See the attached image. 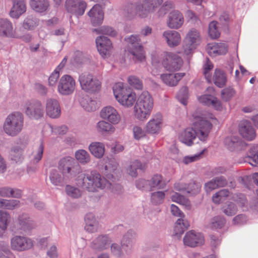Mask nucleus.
Listing matches in <instances>:
<instances>
[{
  "label": "nucleus",
  "instance_id": "a878e982",
  "mask_svg": "<svg viewBox=\"0 0 258 258\" xmlns=\"http://www.w3.org/2000/svg\"><path fill=\"white\" fill-rule=\"evenodd\" d=\"M199 101L208 106H212L217 110H221L222 106L221 101L216 97L209 94H205L198 98Z\"/></svg>",
  "mask_w": 258,
  "mask_h": 258
},
{
  "label": "nucleus",
  "instance_id": "2eb2a0df",
  "mask_svg": "<svg viewBox=\"0 0 258 258\" xmlns=\"http://www.w3.org/2000/svg\"><path fill=\"white\" fill-rule=\"evenodd\" d=\"M65 7L68 12L79 17L84 14L87 4L83 0H66Z\"/></svg>",
  "mask_w": 258,
  "mask_h": 258
},
{
  "label": "nucleus",
  "instance_id": "e2e57ef3",
  "mask_svg": "<svg viewBox=\"0 0 258 258\" xmlns=\"http://www.w3.org/2000/svg\"><path fill=\"white\" fill-rule=\"evenodd\" d=\"M177 98L179 101L183 104H187V99L188 98V89L186 87H182L179 91L177 94Z\"/></svg>",
  "mask_w": 258,
  "mask_h": 258
},
{
  "label": "nucleus",
  "instance_id": "2f4dec72",
  "mask_svg": "<svg viewBox=\"0 0 258 258\" xmlns=\"http://www.w3.org/2000/svg\"><path fill=\"white\" fill-rule=\"evenodd\" d=\"M149 181V189L150 191L155 189H163L166 185L163 176L158 174L153 175Z\"/></svg>",
  "mask_w": 258,
  "mask_h": 258
},
{
  "label": "nucleus",
  "instance_id": "bf43d9fd",
  "mask_svg": "<svg viewBox=\"0 0 258 258\" xmlns=\"http://www.w3.org/2000/svg\"><path fill=\"white\" fill-rule=\"evenodd\" d=\"M133 136L136 140H139L144 138L146 136V130H144L142 127L135 125L133 127Z\"/></svg>",
  "mask_w": 258,
  "mask_h": 258
},
{
  "label": "nucleus",
  "instance_id": "0e129e2a",
  "mask_svg": "<svg viewBox=\"0 0 258 258\" xmlns=\"http://www.w3.org/2000/svg\"><path fill=\"white\" fill-rule=\"evenodd\" d=\"M59 72L57 69H55L48 78V85L51 87H55L59 78Z\"/></svg>",
  "mask_w": 258,
  "mask_h": 258
},
{
  "label": "nucleus",
  "instance_id": "4468645a",
  "mask_svg": "<svg viewBox=\"0 0 258 258\" xmlns=\"http://www.w3.org/2000/svg\"><path fill=\"white\" fill-rule=\"evenodd\" d=\"M185 40L187 44L184 46V52L188 55L201 40L200 32L195 28L191 29L187 33Z\"/></svg>",
  "mask_w": 258,
  "mask_h": 258
},
{
  "label": "nucleus",
  "instance_id": "9d476101",
  "mask_svg": "<svg viewBox=\"0 0 258 258\" xmlns=\"http://www.w3.org/2000/svg\"><path fill=\"white\" fill-rule=\"evenodd\" d=\"M76 88L75 79L70 75H64L61 77L57 85L58 92L63 96L72 94Z\"/></svg>",
  "mask_w": 258,
  "mask_h": 258
},
{
  "label": "nucleus",
  "instance_id": "b1692460",
  "mask_svg": "<svg viewBox=\"0 0 258 258\" xmlns=\"http://www.w3.org/2000/svg\"><path fill=\"white\" fill-rule=\"evenodd\" d=\"M163 38L170 47H175L181 42V36L179 32L174 30H166L163 33Z\"/></svg>",
  "mask_w": 258,
  "mask_h": 258
},
{
  "label": "nucleus",
  "instance_id": "dca6fc26",
  "mask_svg": "<svg viewBox=\"0 0 258 258\" xmlns=\"http://www.w3.org/2000/svg\"><path fill=\"white\" fill-rule=\"evenodd\" d=\"M25 113L30 117L36 119L43 115V109L41 102L38 100L28 101L25 106Z\"/></svg>",
  "mask_w": 258,
  "mask_h": 258
},
{
  "label": "nucleus",
  "instance_id": "ea45409f",
  "mask_svg": "<svg viewBox=\"0 0 258 258\" xmlns=\"http://www.w3.org/2000/svg\"><path fill=\"white\" fill-rule=\"evenodd\" d=\"M89 148L92 154L96 158H100L104 154L105 147L101 143H92L90 145Z\"/></svg>",
  "mask_w": 258,
  "mask_h": 258
},
{
  "label": "nucleus",
  "instance_id": "3c124183",
  "mask_svg": "<svg viewBox=\"0 0 258 258\" xmlns=\"http://www.w3.org/2000/svg\"><path fill=\"white\" fill-rule=\"evenodd\" d=\"M163 0H145V7H146L150 13L155 11L163 3Z\"/></svg>",
  "mask_w": 258,
  "mask_h": 258
},
{
  "label": "nucleus",
  "instance_id": "7c9ffc66",
  "mask_svg": "<svg viewBox=\"0 0 258 258\" xmlns=\"http://www.w3.org/2000/svg\"><path fill=\"white\" fill-rule=\"evenodd\" d=\"M13 6L10 12V15L13 18H18L26 10L24 0H12Z\"/></svg>",
  "mask_w": 258,
  "mask_h": 258
},
{
  "label": "nucleus",
  "instance_id": "f03ea898",
  "mask_svg": "<svg viewBox=\"0 0 258 258\" xmlns=\"http://www.w3.org/2000/svg\"><path fill=\"white\" fill-rule=\"evenodd\" d=\"M77 183L90 192H95L102 189H110L112 192L118 194L122 189L119 184L113 186L105 178L94 171L80 173L77 177Z\"/></svg>",
  "mask_w": 258,
  "mask_h": 258
},
{
  "label": "nucleus",
  "instance_id": "58836bf2",
  "mask_svg": "<svg viewBox=\"0 0 258 258\" xmlns=\"http://www.w3.org/2000/svg\"><path fill=\"white\" fill-rule=\"evenodd\" d=\"M189 227V223L187 220L183 218H179L175 224L174 228V235L177 236H180Z\"/></svg>",
  "mask_w": 258,
  "mask_h": 258
},
{
  "label": "nucleus",
  "instance_id": "f3484780",
  "mask_svg": "<svg viewBox=\"0 0 258 258\" xmlns=\"http://www.w3.org/2000/svg\"><path fill=\"white\" fill-rule=\"evenodd\" d=\"M100 117L111 124H117L121 120V117L117 110L112 106L103 107L100 111Z\"/></svg>",
  "mask_w": 258,
  "mask_h": 258
},
{
  "label": "nucleus",
  "instance_id": "79ce46f5",
  "mask_svg": "<svg viewBox=\"0 0 258 258\" xmlns=\"http://www.w3.org/2000/svg\"><path fill=\"white\" fill-rule=\"evenodd\" d=\"M39 24V20L33 15L28 16L24 20L23 27L28 30H31L36 27Z\"/></svg>",
  "mask_w": 258,
  "mask_h": 258
},
{
  "label": "nucleus",
  "instance_id": "37998d69",
  "mask_svg": "<svg viewBox=\"0 0 258 258\" xmlns=\"http://www.w3.org/2000/svg\"><path fill=\"white\" fill-rule=\"evenodd\" d=\"M214 84L219 87H223L226 83V77L225 74L221 70L216 69L213 77Z\"/></svg>",
  "mask_w": 258,
  "mask_h": 258
},
{
  "label": "nucleus",
  "instance_id": "6ab92c4d",
  "mask_svg": "<svg viewBox=\"0 0 258 258\" xmlns=\"http://www.w3.org/2000/svg\"><path fill=\"white\" fill-rule=\"evenodd\" d=\"M98 51L103 57L109 55L112 49V43L110 39L104 36H99L96 39Z\"/></svg>",
  "mask_w": 258,
  "mask_h": 258
},
{
  "label": "nucleus",
  "instance_id": "69168bd1",
  "mask_svg": "<svg viewBox=\"0 0 258 258\" xmlns=\"http://www.w3.org/2000/svg\"><path fill=\"white\" fill-rule=\"evenodd\" d=\"M235 94V91L231 88H227L223 89L221 92L222 99L227 101L231 99Z\"/></svg>",
  "mask_w": 258,
  "mask_h": 258
},
{
  "label": "nucleus",
  "instance_id": "c85d7f7f",
  "mask_svg": "<svg viewBox=\"0 0 258 258\" xmlns=\"http://www.w3.org/2000/svg\"><path fill=\"white\" fill-rule=\"evenodd\" d=\"M184 73L164 74L160 76L162 82L169 86H175L178 82L184 76Z\"/></svg>",
  "mask_w": 258,
  "mask_h": 258
},
{
  "label": "nucleus",
  "instance_id": "603ef678",
  "mask_svg": "<svg viewBox=\"0 0 258 258\" xmlns=\"http://www.w3.org/2000/svg\"><path fill=\"white\" fill-rule=\"evenodd\" d=\"M93 32H95L98 34L107 35L110 36H114L116 34V32L112 27L107 26H103L100 28L93 29Z\"/></svg>",
  "mask_w": 258,
  "mask_h": 258
},
{
  "label": "nucleus",
  "instance_id": "c03bdc74",
  "mask_svg": "<svg viewBox=\"0 0 258 258\" xmlns=\"http://www.w3.org/2000/svg\"><path fill=\"white\" fill-rule=\"evenodd\" d=\"M226 223L225 218L217 216L213 217L209 224V227L212 229H221Z\"/></svg>",
  "mask_w": 258,
  "mask_h": 258
},
{
  "label": "nucleus",
  "instance_id": "f257e3e1",
  "mask_svg": "<svg viewBox=\"0 0 258 258\" xmlns=\"http://www.w3.org/2000/svg\"><path fill=\"white\" fill-rule=\"evenodd\" d=\"M192 116L193 127L186 128L179 136V141L189 146L193 144L197 136L201 141H206L212 127V123L202 114L196 113Z\"/></svg>",
  "mask_w": 258,
  "mask_h": 258
},
{
  "label": "nucleus",
  "instance_id": "4be33fe9",
  "mask_svg": "<svg viewBox=\"0 0 258 258\" xmlns=\"http://www.w3.org/2000/svg\"><path fill=\"white\" fill-rule=\"evenodd\" d=\"M46 112L51 118L58 117L61 114V109L58 101L54 99H48L46 103Z\"/></svg>",
  "mask_w": 258,
  "mask_h": 258
},
{
  "label": "nucleus",
  "instance_id": "49530a36",
  "mask_svg": "<svg viewBox=\"0 0 258 258\" xmlns=\"http://www.w3.org/2000/svg\"><path fill=\"white\" fill-rule=\"evenodd\" d=\"M248 157L251 165L256 166L258 164V145H253L250 148Z\"/></svg>",
  "mask_w": 258,
  "mask_h": 258
},
{
  "label": "nucleus",
  "instance_id": "052dcab7",
  "mask_svg": "<svg viewBox=\"0 0 258 258\" xmlns=\"http://www.w3.org/2000/svg\"><path fill=\"white\" fill-rule=\"evenodd\" d=\"M164 198L165 193L163 191H156L151 194V201L155 205L162 203L163 202Z\"/></svg>",
  "mask_w": 258,
  "mask_h": 258
},
{
  "label": "nucleus",
  "instance_id": "e433bc0d",
  "mask_svg": "<svg viewBox=\"0 0 258 258\" xmlns=\"http://www.w3.org/2000/svg\"><path fill=\"white\" fill-rule=\"evenodd\" d=\"M13 25L7 19H0V35L11 36L13 35Z\"/></svg>",
  "mask_w": 258,
  "mask_h": 258
},
{
  "label": "nucleus",
  "instance_id": "13d9d810",
  "mask_svg": "<svg viewBox=\"0 0 258 258\" xmlns=\"http://www.w3.org/2000/svg\"><path fill=\"white\" fill-rule=\"evenodd\" d=\"M10 219V216L7 212L0 211V228L3 231L7 229Z\"/></svg>",
  "mask_w": 258,
  "mask_h": 258
},
{
  "label": "nucleus",
  "instance_id": "09e8293b",
  "mask_svg": "<svg viewBox=\"0 0 258 258\" xmlns=\"http://www.w3.org/2000/svg\"><path fill=\"white\" fill-rule=\"evenodd\" d=\"M50 180L55 185L63 186L64 183V177H62L56 170L52 171L50 173Z\"/></svg>",
  "mask_w": 258,
  "mask_h": 258
},
{
  "label": "nucleus",
  "instance_id": "39448f33",
  "mask_svg": "<svg viewBox=\"0 0 258 258\" xmlns=\"http://www.w3.org/2000/svg\"><path fill=\"white\" fill-rule=\"evenodd\" d=\"M113 91L116 100L124 107H132L136 103L137 98L136 93L124 87L122 83H116L113 87Z\"/></svg>",
  "mask_w": 258,
  "mask_h": 258
},
{
  "label": "nucleus",
  "instance_id": "c9c22d12",
  "mask_svg": "<svg viewBox=\"0 0 258 258\" xmlns=\"http://www.w3.org/2000/svg\"><path fill=\"white\" fill-rule=\"evenodd\" d=\"M147 168L145 163H142L139 160H135L131 162L127 169V173L132 177H136L138 176V170L144 171Z\"/></svg>",
  "mask_w": 258,
  "mask_h": 258
},
{
  "label": "nucleus",
  "instance_id": "393cba45",
  "mask_svg": "<svg viewBox=\"0 0 258 258\" xmlns=\"http://www.w3.org/2000/svg\"><path fill=\"white\" fill-rule=\"evenodd\" d=\"M224 144L231 151L241 150L246 146L242 140L235 136L226 138L224 140Z\"/></svg>",
  "mask_w": 258,
  "mask_h": 258
},
{
  "label": "nucleus",
  "instance_id": "5fc2aeb1",
  "mask_svg": "<svg viewBox=\"0 0 258 258\" xmlns=\"http://www.w3.org/2000/svg\"><path fill=\"white\" fill-rule=\"evenodd\" d=\"M171 198L172 201L174 202L177 203L182 205L185 206L186 207H189L190 206L189 200L177 192H174L172 195Z\"/></svg>",
  "mask_w": 258,
  "mask_h": 258
},
{
  "label": "nucleus",
  "instance_id": "a211bd4d",
  "mask_svg": "<svg viewBox=\"0 0 258 258\" xmlns=\"http://www.w3.org/2000/svg\"><path fill=\"white\" fill-rule=\"evenodd\" d=\"M183 240L185 245L191 247H195L204 243L203 235L201 233L196 232L194 230L187 232L185 234Z\"/></svg>",
  "mask_w": 258,
  "mask_h": 258
},
{
  "label": "nucleus",
  "instance_id": "6e6552de",
  "mask_svg": "<svg viewBox=\"0 0 258 258\" xmlns=\"http://www.w3.org/2000/svg\"><path fill=\"white\" fill-rule=\"evenodd\" d=\"M128 43V51L133 56L134 61H142L145 58V51L140 43V39L138 35H132L125 38Z\"/></svg>",
  "mask_w": 258,
  "mask_h": 258
},
{
  "label": "nucleus",
  "instance_id": "a19ab883",
  "mask_svg": "<svg viewBox=\"0 0 258 258\" xmlns=\"http://www.w3.org/2000/svg\"><path fill=\"white\" fill-rule=\"evenodd\" d=\"M30 6L36 12L42 13L47 9L49 3L47 0H31Z\"/></svg>",
  "mask_w": 258,
  "mask_h": 258
},
{
  "label": "nucleus",
  "instance_id": "20e7f679",
  "mask_svg": "<svg viewBox=\"0 0 258 258\" xmlns=\"http://www.w3.org/2000/svg\"><path fill=\"white\" fill-rule=\"evenodd\" d=\"M24 116L20 112H14L7 116L3 124L5 133L11 137L19 134L24 126Z\"/></svg>",
  "mask_w": 258,
  "mask_h": 258
},
{
  "label": "nucleus",
  "instance_id": "c756f323",
  "mask_svg": "<svg viewBox=\"0 0 258 258\" xmlns=\"http://www.w3.org/2000/svg\"><path fill=\"white\" fill-rule=\"evenodd\" d=\"M110 242L107 235H100L92 241L91 246L95 250L101 251L108 247Z\"/></svg>",
  "mask_w": 258,
  "mask_h": 258
},
{
  "label": "nucleus",
  "instance_id": "de8ad7c7",
  "mask_svg": "<svg viewBox=\"0 0 258 258\" xmlns=\"http://www.w3.org/2000/svg\"><path fill=\"white\" fill-rule=\"evenodd\" d=\"M222 211L226 215L232 216L236 214L237 209L236 205L233 203L228 202L222 207Z\"/></svg>",
  "mask_w": 258,
  "mask_h": 258
},
{
  "label": "nucleus",
  "instance_id": "1a4fd4ad",
  "mask_svg": "<svg viewBox=\"0 0 258 258\" xmlns=\"http://www.w3.org/2000/svg\"><path fill=\"white\" fill-rule=\"evenodd\" d=\"M58 168L64 176L68 178L75 177L80 170L79 166L74 159L69 156L62 158L59 160Z\"/></svg>",
  "mask_w": 258,
  "mask_h": 258
},
{
  "label": "nucleus",
  "instance_id": "864d4df0",
  "mask_svg": "<svg viewBox=\"0 0 258 258\" xmlns=\"http://www.w3.org/2000/svg\"><path fill=\"white\" fill-rule=\"evenodd\" d=\"M213 64L207 58L205 63L203 65L204 74L207 81L210 83L211 82V74L210 71L213 69Z\"/></svg>",
  "mask_w": 258,
  "mask_h": 258
},
{
  "label": "nucleus",
  "instance_id": "8fccbe9b",
  "mask_svg": "<svg viewBox=\"0 0 258 258\" xmlns=\"http://www.w3.org/2000/svg\"><path fill=\"white\" fill-rule=\"evenodd\" d=\"M76 159L81 163L86 164L90 161V155L89 153L84 150H80L75 153Z\"/></svg>",
  "mask_w": 258,
  "mask_h": 258
},
{
  "label": "nucleus",
  "instance_id": "473e14b6",
  "mask_svg": "<svg viewBox=\"0 0 258 258\" xmlns=\"http://www.w3.org/2000/svg\"><path fill=\"white\" fill-rule=\"evenodd\" d=\"M191 185L195 186L194 188H191L187 186V184L181 182H177L174 184V187L175 189L178 191H186L188 193L196 194L200 191L201 185L198 182H194Z\"/></svg>",
  "mask_w": 258,
  "mask_h": 258
},
{
  "label": "nucleus",
  "instance_id": "ddd939ff",
  "mask_svg": "<svg viewBox=\"0 0 258 258\" xmlns=\"http://www.w3.org/2000/svg\"><path fill=\"white\" fill-rule=\"evenodd\" d=\"M126 16L129 19L135 17L144 18L147 17L150 11L146 7H145L144 3L141 4H131L128 5L125 9Z\"/></svg>",
  "mask_w": 258,
  "mask_h": 258
},
{
  "label": "nucleus",
  "instance_id": "0eeeda50",
  "mask_svg": "<svg viewBox=\"0 0 258 258\" xmlns=\"http://www.w3.org/2000/svg\"><path fill=\"white\" fill-rule=\"evenodd\" d=\"M78 80L81 89L85 92L94 93L99 91L101 88V82L89 73L81 74Z\"/></svg>",
  "mask_w": 258,
  "mask_h": 258
},
{
  "label": "nucleus",
  "instance_id": "cd10ccee",
  "mask_svg": "<svg viewBox=\"0 0 258 258\" xmlns=\"http://www.w3.org/2000/svg\"><path fill=\"white\" fill-rule=\"evenodd\" d=\"M27 143L18 145L13 147L9 153V158L16 163L21 162L24 159L23 151Z\"/></svg>",
  "mask_w": 258,
  "mask_h": 258
},
{
  "label": "nucleus",
  "instance_id": "f704fd0d",
  "mask_svg": "<svg viewBox=\"0 0 258 258\" xmlns=\"http://www.w3.org/2000/svg\"><path fill=\"white\" fill-rule=\"evenodd\" d=\"M86 226L85 229L90 233L97 232L99 228L98 222L91 213L87 214L85 218Z\"/></svg>",
  "mask_w": 258,
  "mask_h": 258
},
{
  "label": "nucleus",
  "instance_id": "338daca9",
  "mask_svg": "<svg viewBox=\"0 0 258 258\" xmlns=\"http://www.w3.org/2000/svg\"><path fill=\"white\" fill-rule=\"evenodd\" d=\"M44 149V144L43 142H41L36 151L34 153L33 160L34 162L38 163L41 160L43 156Z\"/></svg>",
  "mask_w": 258,
  "mask_h": 258
},
{
  "label": "nucleus",
  "instance_id": "4c0bfd02",
  "mask_svg": "<svg viewBox=\"0 0 258 258\" xmlns=\"http://www.w3.org/2000/svg\"><path fill=\"white\" fill-rule=\"evenodd\" d=\"M108 121H99L96 125V129L98 133L103 134H112L115 132V128Z\"/></svg>",
  "mask_w": 258,
  "mask_h": 258
},
{
  "label": "nucleus",
  "instance_id": "423d86ee",
  "mask_svg": "<svg viewBox=\"0 0 258 258\" xmlns=\"http://www.w3.org/2000/svg\"><path fill=\"white\" fill-rule=\"evenodd\" d=\"M152 61L153 63L161 62L164 68L169 71H176L179 70L183 63L182 58L176 54L164 51L160 56V58L155 55H152Z\"/></svg>",
  "mask_w": 258,
  "mask_h": 258
},
{
  "label": "nucleus",
  "instance_id": "680f3d73",
  "mask_svg": "<svg viewBox=\"0 0 258 258\" xmlns=\"http://www.w3.org/2000/svg\"><path fill=\"white\" fill-rule=\"evenodd\" d=\"M66 191L67 195L73 198H78L81 195L80 189L71 185H67L66 187Z\"/></svg>",
  "mask_w": 258,
  "mask_h": 258
},
{
  "label": "nucleus",
  "instance_id": "774afa93",
  "mask_svg": "<svg viewBox=\"0 0 258 258\" xmlns=\"http://www.w3.org/2000/svg\"><path fill=\"white\" fill-rule=\"evenodd\" d=\"M134 241L132 235L128 232L122 238L121 240L122 248H124V246L131 247Z\"/></svg>",
  "mask_w": 258,
  "mask_h": 258
},
{
  "label": "nucleus",
  "instance_id": "72a5a7b5",
  "mask_svg": "<svg viewBox=\"0 0 258 258\" xmlns=\"http://www.w3.org/2000/svg\"><path fill=\"white\" fill-rule=\"evenodd\" d=\"M19 221L21 229L25 232L29 231L37 226L35 222L27 215H22L20 216Z\"/></svg>",
  "mask_w": 258,
  "mask_h": 258
},
{
  "label": "nucleus",
  "instance_id": "aec40b11",
  "mask_svg": "<svg viewBox=\"0 0 258 258\" xmlns=\"http://www.w3.org/2000/svg\"><path fill=\"white\" fill-rule=\"evenodd\" d=\"M240 135L247 140H253L256 136L255 132L251 123L247 120L241 121L239 124Z\"/></svg>",
  "mask_w": 258,
  "mask_h": 258
},
{
  "label": "nucleus",
  "instance_id": "7ed1b4c3",
  "mask_svg": "<svg viewBox=\"0 0 258 258\" xmlns=\"http://www.w3.org/2000/svg\"><path fill=\"white\" fill-rule=\"evenodd\" d=\"M154 107V101L147 91L143 92L138 98L134 106L136 118L140 121H145L151 115Z\"/></svg>",
  "mask_w": 258,
  "mask_h": 258
},
{
  "label": "nucleus",
  "instance_id": "f8f14e48",
  "mask_svg": "<svg viewBox=\"0 0 258 258\" xmlns=\"http://www.w3.org/2000/svg\"><path fill=\"white\" fill-rule=\"evenodd\" d=\"M12 249L17 251H23L31 249L34 246V241L28 237L22 236H15L11 240Z\"/></svg>",
  "mask_w": 258,
  "mask_h": 258
},
{
  "label": "nucleus",
  "instance_id": "412c9836",
  "mask_svg": "<svg viewBox=\"0 0 258 258\" xmlns=\"http://www.w3.org/2000/svg\"><path fill=\"white\" fill-rule=\"evenodd\" d=\"M183 22L182 14L178 11H173L169 14L167 24L171 29H177L182 26Z\"/></svg>",
  "mask_w": 258,
  "mask_h": 258
},
{
  "label": "nucleus",
  "instance_id": "4d7b16f0",
  "mask_svg": "<svg viewBox=\"0 0 258 258\" xmlns=\"http://www.w3.org/2000/svg\"><path fill=\"white\" fill-rule=\"evenodd\" d=\"M127 82L130 86L136 89L141 90L143 88L142 81L136 76H131L128 77Z\"/></svg>",
  "mask_w": 258,
  "mask_h": 258
},
{
  "label": "nucleus",
  "instance_id": "a18cd8bd",
  "mask_svg": "<svg viewBox=\"0 0 258 258\" xmlns=\"http://www.w3.org/2000/svg\"><path fill=\"white\" fill-rule=\"evenodd\" d=\"M81 104L85 110L89 112L95 111L97 108L96 101L88 97L83 98Z\"/></svg>",
  "mask_w": 258,
  "mask_h": 258
},
{
  "label": "nucleus",
  "instance_id": "bb28decb",
  "mask_svg": "<svg viewBox=\"0 0 258 258\" xmlns=\"http://www.w3.org/2000/svg\"><path fill=\"white\" fill-rule=\"evenodd\" d=\"M207 50L208 54L213 57L220 55L225 54L227 51V47L224 43H209L207 45Z\"/></svg>",
  "mask_w": 258,
  "mask_h": 258
},
{
  "label": "nucleus",
  "instance_id": "6e6d98bb",
  "mask_svg": "<svg viewBox=\"0 0 258 258\" xmlns=\"http://www.w3.org/2000/svg\"><path fill=\"white\" fill-rule=\"evenodd\" d=\"M217 24L218 23L216 21H213L209 25V35L212 39H216L220 36Z\"/></svg>",
  "mask_w": 258,
  "mask_h": 258
},
{
  "label": "nucleus",
  "instance_id": "9b49d317",
  "mask_svg": "<svg viewBox=\"0 0 258 258\" xmlns=\"http://www.w3.org/2000/svg\"><path fill=\"white\" fill-rule=\"evenodd\" d=\"M164 124L162 114L158 112L152 115L145 126L146 132L149 134H158L161 131Z\"/></svg>",
  "mask_w": 258,
  "mask_h": 258
},
{
  "label": "nucleus",
  "instance_id": "5701e85b",
  "mask_svg": "<svg viewBox=\"0 0 258 258\" xmlns=\"http://www.w3.org/2000/svg\"><path fill=\"white\" fill-rule=\"evenodd\" d=\"M88 14L94 26H99L102 23L104 19V13L100 5H95L89 11Z\"/></svg>",
  "mask_w": 258,
  "mask_h": 258
}]
</instances>
